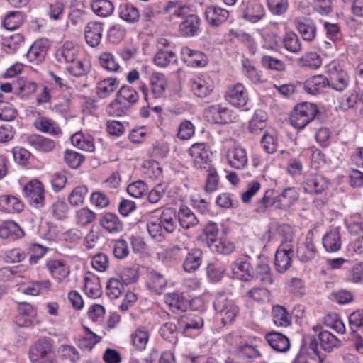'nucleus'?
Masks as SVG:
<instances>
[{
	"instance_id": "f03ea898",
	"label": "nucleus",
	"mask_w": 363,
	"mask_h": 363,
	"mask_svg": "<svg viewBox=\"0 0 363 363\" xmlns=\"http://www.w3.org/2000/svg\"><path fill=\"white\" fill-rule=\"evenodd\" d=\"M150 94L147 86L140 82L138 89L143 94L144 100L150 104L151 100L164 97L167 87V79L165 75L160 72H153L150 77Z\"/></svg>"
},
{
	"instance_id": "4d7b16f0",
	"label": "nucleus",
	"mask_w": 363,
	"mask_h": 363,
	"mask_svg": "<svg viewBox=\"0 0 363 363\" xmlns=\"http://www.w3.org/2000/svg\"><path fill=\"white\" fill-rule=\"evenodd\" d=\"M52 286L50 280L46 279L40 281L33 282L30 285L23 289L25 294L38 296L40 293L48 291Z\"/></svg>"
},
{
	"instance_id": "58836bf2",
	"label": "nucleus",
	"mask_w": 363,
	"mask_h": 363,
	"mask_svg": "<svg viewBox=\"0 0 363 363\" xmlns=\"http://www.w3.org/2000/svg\"><path fill=\"white\" fill-rule=\"evenodd\" d=\"M0 206L9 213H20L24 208L23 203L20 199L9 195L0 196Z\"/></svg>"
},
{
	"instance_id": "a19ab883",
	"label": "nucleus",
	"mask_w": 363,
	"mask_h": 363,
	"mask_svg": "<svg viewBox=\"0 0 363 363\" xmlns=\"http://www.w3.org/2000/svg\"><path fill=\"white\" fill-rule=\"evenodd\" d=\"M165 303L173 311H186L189 307V301L177 293L168 294L165 296Z\"/></svg>"
},
{
	"instance_id": "052dcab7",
	"label": "nucleus",
	"mask_w": 363,
	"mask_h": 363,
	"mask_svg": "<svg viewBox=\"0 0 363 363\" xmlns=\"http://www.w3.org/2000/svg\"><path fill=\"white\" fill-rule=\"evenodd\" d=\"M99 62L100 66L108 72H117L120 67L113 55L111 52H105L101 54Z\"/></svg>"
},
{
	"instance_id": "ea45409f",
	"label": "nucleus",
	"mask_w": 363,
	"mask_h": 363,
	"mask_svg": "<svg viewBox=\"0 0 363 363\" xmlns=\"http://www.w3.org/2000/svg\"><path fill=\"white\" fill-rule=\"evenodd\" d=\"M37 89V84L26 78H18L14 80V93L21 94L22 96H28L33 94Z\"/></svg>"
},
{
	"instance_id": "c85d7f7f",
	"label": "nucleus",
	"mask_w": 363,
	"mask_h": 363,
	"mask_svg": "<svg viewBox=\"0 0 363 363\" xmlns=\"http://www.w3.org/2000/svg\"><path fill=\"white\" fill-rule=\"evenodd\" d=\"M77 48L71 42H66L56 52V58L61 63L70 64L76 60Z\"/></svg>"
},
{
	"instance_id": "473e14b6",
	"label": "nucleus",
	"mask_w": 363,
	"mask_h": 363,
	"mask_svg": "<svg viewBox=\"0 0 363 363\" xmlns=\"http://www.w3.org/2000/svg\"><path fill=\"white\" fill-rule=\"evenodd\" d=\"M119 17L129 23H134L139 21L140 13L137 7L132 4L125 2L119 6Z\"/></svg>"
},
{
	"instance_id": "e433bc0d",
	"label": "nucleus",
	"mask_w": 363,
	"mask_h": 363,
	"mask_svg": "<svg viewBox=\"0 0 363 363\" xmlns=\"http://www.w3.org/2000/svg\"><path fill=\"white\" fill-rule=\"evenodd\" d=\"M177 214L172 208H167L162 211L160 218V223L166 232L171 233L174 231L177 227Z\"/></svg>"
},
{
	"instance_id": "13d9d810",
	"label": "nucleus",
	"mask_w": 363,
	"mask_h": 363,
	"mask_svg": "<svg viewBox=\"0 0 363 363\" xmlns=\"http://www.w3.org/2000/svg\"><path fill=\"white\" fill-rule=\"evenodd\" d=\"M321 59L315 52L306 53L298 60V64L300 67H309L312 69H316L321 65Z\"/></svg>"
},
{
	"instance_id": "0e129e2a",
	"label": "nucleus",
	"mask_w": 363,
	"mask_h": 363,
	"mask_svg": "<svg viewBox=\"0 0 363 363\" xmlns=\"http://www.w3.org/2000/svg\"><path fill=\"white\" fill-rule=\"evenodd\" d=\"M160 334L163 339L171 343L174 344L177 341V326L173 323H164L160 329Z\"/></svg>"
},
{
	"instance_id": "c756f323",
	"label": "nucleus",
	"mask_w": 363,
	"mask_h": 363,
	"mask_svg": "<svg viewBox=\"0 0 363 363\" xmlns=\"http://www.w3.org/2000/svg\"><path fill=\"white\" fill-rule=\"evenodd\" d=\"M119 85L116 78L108 77L99 81L96 86V94L101 99H105L113 93Z\"/></svg>"
},
{
	"instance_id": "cd10ccee",
	"label": "nucleus",
	"mask_w": 363,
	"mask_h": 363,
	"mask_svg": "<svg viewBox=\"0 0 363 363\" xmlns=\"http://www.w3.org/2000/svg\"><path fill=\"white\" fill-rule=\"evenodd\" d=\"M177 57L172 49H158L155 55L153 62L160 67H166L170 64L176 63Z\"/></svg>"
},
{
	"instance_id": "a878e982",
	"label": "nucleus",
	"mask_w": 363,
	"mask_h": 363,
	"mask_svg": "<svg viewBox=\"0 0 363 363\" xmlns=\"http://www.w3.org/2000/svg\"><path fill=\"white\" fill-rule=\"evenodd\" d=\"M328 85V79L323 75H315L304 83V89L308 94L316 95Z\"/></svg>"
},
{
	"instance_id": "423d86ee",
	"label": "nucleus",
	"mask_w": 363,
	"mask_h": 363,
	"mask_svg": "<svg viewBox=\"0 0 363 363\" xmlns=\"http://www.w3.org/2000/svg\"><path fill=\"white\" fill-rule=\"evenodd\" d=\"M191 90L195 96L205 98L214 89V82L207 74H201L189 80Z\"/></svg>"
},
{
	"instance_id": "20e7f679",
	"label": "nucleus",
	"mask_w": 363,
	"mask_h": 363,
	"mask_svg": "<svg viewBox=\"0 0 363 363\" xmlns=\"http://www.w3.org/2000/svg\"><path fill=\"white\" fill-rule=\"evenodd\" d=\"M318 109L314 104L304 102L295 106L290 116L291 125L298 129L305 128L315 121Z\"/></svg>"
},
{
	"instance_id": "7ed1b4c3",
	"label": "nucleus",
	"mask_w": 363,
	"mask_h": 363,
	"mask_svg": "<svg viewBox=\"0 0 363 363\" xmlns=\"http://www.w3.org/2000/svg\"><path fill=\"white\" fill-rule=\"evenodd\" d=\"M213 308L220 316L223 325L232 323L239 314V308L235 303L228 298V296L220 292L216 295Z\"/></svg>"
},
{
	"instance_id": "c03bdc74",
	"label": "nucleus",
	"mask_w": 363,
	"mask_h": 363,
	"mask_svg": "<svg viewBox=\"0 0 363 363\" xmlns=\"http://www.w3.org/2000/svg\"><path fill=\"white\" fill-rule=\"evenodd\" d=\"M267 115L263 110H256L249 122V130L252 133H257L263 130L267 125Z\"/></svg>"
},
{
	"instance_id": "4c0bfd02",
	"label": "nucleus",
	"mask_w": 363,
	"mask_h": 363,
	"mask_svg": "<svg viewBox=\"0 0 363 363\" xmlns=\"http://www.w3.org/2000/svg\"><path fill=\"white\" fill-rule=\"evenodd\" d=\"M207 111L212 114V120L216 123H227L231 121L230 111L220 104L210 106Z\"/></svg>"
},
{
	"instance_id": "603ef678",
	"label": "nucleus",
	"mask_w": 363,
	"mask_h": 363,
	"mask_svg": "<svg viewBox=\"0 0 363 363\" xmlns=\"http://www.w3.org/2000/svg\"><path fill=\"white\" fill-rule=\"evenodd\" d=\"M211 250L221 255H228L233 252L235 250V244L227 239L216 240L208 246Z\"/></svg>"
},
{
	"instance_id": "a18cd8bd",
	"label": "nucleus",
	"mask_w": 363,
	"mask_h": 363,
	"mask_svg": "<svg viewBox=\"0 0 363 363\" xmlns=\"http://www.w3.org/2000/svg\"><path fill=\"white\" fill-rule=\"evenodd\" d=\"M24 235L23 230L14 221H8L0 226V237L6 239L12 236L21 238Z\"/></svg>"
},
{
	"instance_id": "5701e85b",
	"label": "nucleus",
	"mask_w": 363,
	"mask_h": 363,
	"mask_svg": "<svg viewBox=\"0 0 363 363\" xmlns=\"http://www.w3.org/2000/svg\"><path fill=\"white\" fill-rule=\"evenodd\" d=\"M203 252L199 248L191 249L186 255L183 267L186 272H194L199 269L202 263Z\"/></svg>"
},
{
	"instance_id": "0eeeda50",
	"label": "nucleus",
	"mask_w": 363,
	"mask_h": 363,
	"mask_svg": "<svg viewBox=\"0 0 363 363\" xmlns=\"http://www.w3.org/2000/svg\"><path fill=\"white\" fill-rule=\"evenodd\" d=\"M45 268L58 283L63 282L70 274L69 266L62 259H48L45 262Z\"/></svg>"
},
{
	"instance_id": "f704fd0d",
	"label": "nucleus",
	"mask_w": 363,
	"mask_h": 363,
	"mask_svg": "<svg viewBox=\"0 0 363 363\" xmlns=\"http://www.w3.org/2000/svg\"><path fill=\"white\" fill-rule=\"evenodd\" d=\"M35 128L43 133L57 135L61 133V130L56 125L52 120L45 116H39L33 123Z\"/></svg>"
},
{
	"instance_id": "dca6fc26",
	"label": "nucleus",
	"mask_w": 363,
	"mask_h": 363,
	"mask_svg": "<svg viewBox=\"0 0 363 363\" xmlns=\"http://www.w3.org/2000/svg\"><path fill=\"white\" fill-rule=\"evenodd\" d=\"M227 158L228 164L234 169H242L247 165V152L242 147H237L229 150Z\"/></svg>"
},
{
	"instance_id": "a211bd4d",
	"label": "nucleus",
	"mask_w": 363,
	"mask_h": 363,
	"mask_svg": "<svg viewBox=\"0 0 363 363\" xmlns=\"http://www.w3.org/2000/svg\"><path fill=\"white\" fill-rule=\"evenodd\" d=\"M265 339L272 349L279 352H285L290 347L289 340L282 333L270 332Z\"/></svg>"
},
{
	"instance_id": "5fc2aeb1",
	"label": "nucleus",
	"mask_w": 363,
	"mask_h": 363,
	"mask_svg": "<svg viewBox=\"0 0 363 363\" xmlns=\"http://www.w3.org/2000/svg\"><path fill=\"white\" fill-rule=\"evenodd\" d=\"M23 42V37L21 34L16 33L9 37L5 38L2 42V49L8 54L16 52Z\"/></svg>"
},
{
	"instance_id": "72a5a7b5",
	"label": "nucleus",
	"mask_w": 363,
	"mask_h": 363,
	"mask_svg": "<svg viewBox=\"0 0 363 363\" xmlns=\"http://www.w3.org/2000/svg\"><path fill=\"white\" fill-rule=\"evenodd\" d=\"M28 144L37 150L50 152L55 147V142L40 135H32L28 138Z\"/></svg>"
},
{
	"instance_id": "b1692460",
	"label": "nucleus",
	"mask_w": 363,
	"mask_h": 363,
	"mask_svg": "<svg viewBox=\"0 0 363 363\" xmlns=\"http://www.w3.org/2000/svg\"><path fill=\"white\" fill-rule=\"evenodd\" d=\"M298 197V194L295 188H286L280 195L274 198V203H277L276 208L286 209L297 200Z\"/></svg>"
},
{
	"instance_id": "bf43d9fd",
	"label": "nucleus",
	"mask_w": 363,
	"mask_h": 363,
	"mask_svg": "<svg viewBox=\"0 0 363 363\" xmlns=\"http://www.w3.org/2000/svg\"><path fill=\"white\" fill-rule=\"evenodd\" d=\"M283 43L284 48L291 52L297 53L301 50V40L294 32H289L285 34Z\"/></svg>"
},
{
	"instance_id": "39448f33",
	"label": "nucleus",
	"mask_w": 363,
	"mask_h": 363,
	"mask_svg": "<svg viewBox=\"0 0 363 363\" xmlns=\"http://www.w3.org/2000/svg\"><path fill=\"white\" fill-rule=\"evenodd\" d=\"M23 192L31 205L37 208L44 205V186L40 181L36 179L30 181L24 186Z\"/></svg>"
},
{
	"instance_id": "9d476101",
	"label": "nucleus",
	"mask_w": 363,
	"mask_h": 363,
	"mask_svg": "<svg viewBox=\"0 0 363 363\" xmlns=\"http://www.w3.org/2000/svg\"><path fill=\"white\" fill-rule=\"evenodd\" d=\"M189 152L196 168L206 169V166L209 167L211 152L205 143L193 144Z\"/></svg>"
},
{
	"instance_id": "ddd939ff",
	"label": "nucleus",
	"mask_w": 363,
	"mask_h": 363,
	"mask_svg": "<svg viewBox=\"0 0 363 363\" xmlns=\"http://www.w3.org/2000/svg\"><path fill=\"white\" fill-rule=\"evenodd\" d=\"M49 47V41L47 39L40 38L35 40L27 52L28 59L36 65L40 64L45 60Z\"/></svg>"
},
{
	"instance_id": "f3484780",
	"label": "nucleus",
	"mask_w": 363,
	"mask_h": 363,
	"mask_svg": "<svg viewBox=\"0 0 363 363\" xmlns=\"http://www.w3.org/2000/svg\"><path fill=\"white\" fill-rule=\"evenodd\" d=\"M323 245L327 252H335L340 250L342 240L338 228H333L325 234Z\"/></svg>"
},
{
	"instance_id": "2eb2a0df",
	"label": "nucleus",
	"mask_w": 363,
	"mask_h": 363,
	"mask_svg": "<svg viewBox=\"0 0 363 363\" xmlns=\"http://www.w3.org/2000/svg\"><path fill=\"white\" fill-rule=\"evenodd\" d=\"M103 30V23L97 21L89 22L84 28L86 43L92 48L98 46L101 40Z\"/></svg>"
},
{
	"instance_id": "680f3d73",
	"label": "nucleus",
	"mask_w": 363,
	"mask_h": 363,
	"mask_svg": "<svg viewBox=\"0 0 363 363\" xmlns=\"http://www.w3.org/2000/svg\"><path fill=\"white\" fill-rule=\"evenodd\" d=\"M242 71L245 77H247L252 82H261L262 73L252 64L249 60H245L242 62Z\"/></svg>"
},
{
	"instance_id": "aec40b11",
	"label": "nucleus",
	"mask_w": 363,
	"mask_h": 363,
	"mask_svg": "<svg viewBox=\"0 0 363 363\" xmlns=\"http://www.w3.org/2000/svg\"><path fill=\"white\" fill-rule=\"evenodd\" d=\"M101 226L109 233H118L123 230V223L117 215L106 213L100 218Z\"/></svg>"
},
{
	"instance_id": "de8ad7c7",
	"label": "nucleus",
	"mask_w": 363,
	"mask_h": 363,
	"mask_svg": "<svg viewBox=\"0 0 363 363\" xmlns=\"http://www.w3.org/2000/svg\"><path fill=\"white\" fill-rule=\"evenodd\" d=\"M92 11L99 16L107 17L114 11V6L109 0H95L91 5Z\"/></svg>"
},
{
	"instance_id": "49530a36",
	"label": "nucleus",
	"mask_w": 363,
	"mask_h": 363,
	"mask_svg": "<svg viewBox=\"0 0 363 363\" xmlns=\"http://www.w3.org/2000/svg\"><path fill=\"white\" fill-rule=\"evenodd\" d=\"M320 347L325 351L330 352L333 348L338 347L341 345V341L339 340L331 333L324 330L321 331L318 335Z\"/></svg>"
},
{
	"instance_id": "9b49d317",
	"label": "nucleus",
	"mask_w": 363,
	"mask_h": 363,
	"mask_svg": "<svg viewBox=\"0 0 363 363\" xmlns=\"http://www.w3.org/2000/svg\"><path fill=\"white\" fill-rule=\"evenodd\" d=\"M304 191L308 194H320L328 186V179L321 174H310L302 184Z\"/></svg>"
},
{
	"instance_id": "6e6d98bb",
	"label": "nucleus",
	"mask_w": 363,
	"mask_h": 363,
	"mask_svg": "<svg viewBox=\"0 0 363 363\" xmlns=\"http://www.w3.org/2000/svg\"><path fill=\"white\" fill-rule=\"evenodd\" d=\"M250 264L247 261L238 259L233 262L232 270L233 274L240 279L249 281L252 276L250 271Z\"/></svg>"
},
{
	"instance_id": "09e8293b",
	"label": "nucleus",
	"mask_w": 363,
	"mask_h": 363,
	"mask_svg": "<svg viewBox=\"0 0 363 363\" xmlns=\"http://www.w3.org/2000/svg\"><path fill=\"white\" fill-rule=\"evenodd\" d=\"M255 279L262 284H272L274 282V276L268 264L260 262L257 264L255 271Z\"/></svg>"
},
{
	"instance_id": "f8f14e48",
	"label": "nucleus",
	"mask_w": 363,
	"mask_h": 363,
	"mask_svg": "<svg viewBox=\"0 0 363 363\" xmlns=\"http://www.w3.org/2000/svg\"><path fill=\"white\" fill-rule=\"evenodd\" d=\"M313 234L309 231L303 242H300L296 248V255L301 262L312 260L317 254V249L313 240Z\"/></svg>"
},
{
	"instance_id": "338daca9",
	"label": "nucleus",
	"mask_w": 363,
	"mask_h": 363,
	"mask_svg": "<svg viewBox=\"0 0 363 363\" xmlns=\"http://www.w3.org/2000/svg\"><path fill=\"white\" fill-rule=\"evenodd\" d=\"M89 69L90 67L88 64L77 59L66 67V69L71 74L77 77L86 75L89 72Z\"/></svg>"
},
{
	"instance_id": "864d4df0",
	"label": "nucleus",
	"mask_w": 363,
	"mask_h": 363,
	"mask_svg": "<svg viewBox=\"0 0 363 363\" xmlns=\"http://www.w3.org/2000/svg\"><path fill=\"white\" fill-rule=\"evenodd\" d=\"M272 315L273 322L277 326L286 327L290 325L291 316L284 307L280 306H274Z\"/></svg>"
},
{
	"instance_id": "37998d69",
	"label": "nucleus",
	"mask_w": 363,
	"mask_h": 363,
	"mask_svg": "<svg viewBox=\"0 0 363 363\" xmlns=\"http://www.w3.org/2000/svg\"><path fill=\"white\" fill-rule=\"evenodd\" d=\"M84 291L89 297L92 298H96L101 296V286L98 277L94 274L85 277Z\"/></svg>"
},
{
	"instance_id": "7c9ffc66",
	"label": "nucleus",
	"mask_w": 363,
	"mask_h": 363,
	"mask_svg": "<svg viewBox=\"0 0 363 363\" xmlns=\"http://www.w3.org/2000/svg\"><path fill=\"white\" fill-rule=\"evenodd\" d=\"M203 326V318L194 314H187L182 316L178 320L179 329L186 332L191 329H200Z\"/></svg>"
},
{
	"instance_id": "2f4dec72",
	"label": "nucleus",
	"mask_w": 363,
	"mask_h": 363,
	"mask_svg": "<svg viewBox=\"0 0 363 363\" xmlns=\"http://www.w3.org/2000/svg\"><path fill=\"white\" fill-rule=\"evenodd\" d=\"M264 6L258 2H250L243 13V18L251 22L257 23L264 16Z\"/></svg>"
},
{
	"instance_id": "8fccbe9b",
	"label": "nucleus",
	"mask_w": 363,
	"mask_h": 363,
	"mask_svg": "<svg viewBox=\"0 0 363 363\" xmlns=\"http://www.w3.org/2000/svg\"><path fill=\"white\" fill-rule=\"evenodd\" d=\"M85 333L78 340V346L82 350H91L101 340V337L84 327Z\"/></svg>"
},
{
	"instance_id": "e2e57ef3",
	"label": "nucleus",
	"mask_w": 363,
	"mask_h": 363,
	"mask_svg": "<svg viewBox=\"0 0 363 363\" xmlns=\"http://www.w3.org/2000/svg\"><path fill=\"white\" fill-rule=\"evenodd\" d=\"M272 190L268 189L265 191L263 197L255 203V211L257 213H264L268 208L273 205H277V203H274V198L272 199Z\"/></svg>"
},
{
	"instance_id": "f257e3e1",
	"label": "nucleus",
	"mask_w": 363,
	"mask_h": 363,
	"mask_svg": "<svg viewBox=\"0 0 363 363\" xmlns=\"http://www.w3.org/2000/svg\"><path fill=\"white\" fill-rule=\"evenodd\" d=\"M31 363H57L51 340L43 337L36 340L29 349Z\"/></svg>"
},
{
	"instance_id": "393cba45",
	"label": "nucleus",
	"mask_w": 363,
	"mask_h": 363,
	"mask_svg": "<svg viewBox=\"0 0 363 363\" xmlns=\"http://www.w3.org/2000/svg\"><path fill=\"white\" fill-rule=\"evenodd\" d=\"M181 55L184 62L191 64L192 66L202 67L206 65L205 56L201 52L184 47L181 50Z\"/></svg>"
},
{
	"instance_id": "1a4fd4ad",
	"label": "nucleus",
	"mask_w": 363,
	"mask_h": 363,
	"mask_svg": "<svg viewBox=\"0 0 363 363\" xmlns=\"http://www.w3.org/2000/svg\"><path fill=\"white\" fill-rule=\"evenodd\" d=\"M225 97L230 104L236 108H243L249 99L248 93L241 83L230 86Z\"/></svg>"
},
{
	"instance_id": "69168bd1",
	"label": "nucleus",
	"mask_w": 363,
	"mask_h": 363,
	"mask_svg": "<svg viewBox=\"0 0 363 363\" xmlns=\"http://www.w3.org/2000/svg\"><path fill=\"white\" fill-rule=\"evenodd\" d=\"M87 193L88 189L86 186H78L72 191L68 197V201L73 206H79L84 202Z\"/></svg>"
},
{
	"instance_id": "6ab92c4d",
	"label": "nucleus",
	"mask_w": 363,
	"mask_h": 363,
	"mask_svg": "<svg viewBox=\"0 0 363 363\" xmlns=\"http://www.w3.org/2000/svg\"><path fill=\"white\" fill-rule=\"evenodd\" d=\"M295 27L304 40L312 41L316 36V26L311 19L296 20Z\"/></svg>"
},
{
	"instance_id": "412c9836",
	"label": "nucleus",
	"mask_w": 363,
	"mask_h": 363,
	"mask_svg": "<svg viewBox=\"0 0 363 363\" xmlns=\"http://www.w3.org/2000/svg\"><path fill=\"white\" fill-rule=\"evenodd\" d=\"M328 82L330 87L337 91H342L348 85L349 77L343 70L330 71Z\"/></svg>"
},
{
	"instance_id": "3c124183",
	"label": "nucleus",
	"mask_w": 363,
	"mask_h": 363,
	"mask_svg": "<svg viewBox=\"0 0 363 363\" xmlns=\"http://www.w3.org/2000/svg\"><path fill=\"white\" fill-rule=\"evenodd\" d=\"M149 337L148 330L145 328H140L131 335L132 344L138 350L142 351L145 349Z\"/></svg>"
},
{
	"instance_id": "6e6552de",
	"label": "nucleus",
	"mask_w": 363,
	"mask_h": 363,
	"mask_svg": "<svg viewBox=\"0 0 363 363\" xmlns=\"http://www.w3.org/2000/svg\"><path fill=\"white\" fill-rule=\"evenodd\" d=\"M291 242H282L275 254L274 264L279 273L286 272L291 265V255L293 254Z\"/></svg>"
},
{
	"instance_id": "c9c22d12",
	"label": "nucleus",
	"mask_w": 363,
	"mask_h": 363,
	"mask_svg": "<svg viewBox=\"0 0 363 363\" xmlns=\"http://www.w3.org/2000/svg\"><path fill=\"white\" fill-rule=\"evenodd\" d=\"M177 218L180 225L184 229H189L199 223V220L190 208L186 206L180 207Z\"/></svg>"
},
{
	"instance_id": "79ce46f5",
	"label": "nucleus",
	"mask_w": 363,
	"mask_h": 363,
	"mask_svg": "<svg viewBox=\"0 0 363 363\" xmlns=\"http://www.w3.org/2000/svg\"><path fill=\"white\" fill-rule=\"evenodd\" d=\"M167 281L164 276L158 272H152L149 274L147 286L148 289L157 294H161L167 286Z\"/></svg>"
},
{
	"instance_id": "bb28decb",
	"label": "nucleus",
	"mask_w": 363,
	"mask_h": 363,
	"mask_svg": "<svg viewBox=\"0 0 363 363\" xmlns=\"http://www.w3.org/2000/svg\"><path fill=\"white\" fill-rule=\"evenodd\" d=\"M200 18L197 15L191 14L179 25V31L186 36H194L199 30Z\"/></svg>"
},
{
	"instance_id": "4468645a",
	"label": "nucleus",
	"mask_w": 363,
	"mask_h": 363,
	"mask_svg": "<svg viewBox=\"0 0 363 363\" xmlns=\"http://www.w3.org/2000/svg\"><path fill=\"white\" fill-rule=\"evenodd\" d=\"M228 16V11L217 6H208L205 11V18L211 27L220 26L227 21Z\"/></svg>"
},
{
	"instance_id": "4be33fe9",
	"label": "nucleus",
	"mask_w": 363,
	"mask_h": 363,
	"mask_svg": "<svg viewBox=\"0 0 363 363\" xmlns=\"http://www.w3.org/2000/svg\"><path fill=\"white\" fill-rule=\"evenodd\" d=\"M118 101L126 108L135 104L139 99L138 92L132 86L124 85L117 92Z\"/></svg>"
},
{
	"instance_id": "774afa93",
	"label": "nucleus",
	"mask_w": 363,
	"mask_h": 363,
	"mask_svg": "<svg viewBox=\"0 0 363 363\" xmlns=\"http://www.w3.org/2000/svg\"><path fill=\"white\" fill-rule=\"evenodd\" d=\"M349 325L352 333L361 330L363 333V310H357L349 315Z\"/></svg>"
}]
</instances>
